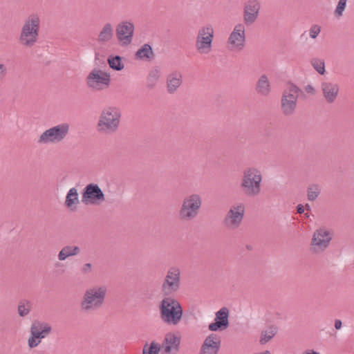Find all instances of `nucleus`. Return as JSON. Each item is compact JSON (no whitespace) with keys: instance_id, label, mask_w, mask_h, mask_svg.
Returning a JSON list of instances; mask_svg holds the SVG:
<instances>
[{"instance_id":"nucleus-1","label":"nucleus","mask_w":354,"mask_h":354,"mask_svg":"<svg viewBox=\"0 0 354 354\" xmlns=\"http://www.w3.org/2000/svg\"><path fill=\"white\" fill-rule=\"evenodd\" d=\"M122 116L121 110L113 106L104 107L100 115L96 129L104 134H113L118 131Z\"/></svg>"},{"instance_id":"nucleus-2","label":"nucleus","mask_w":354,"mask_h":354,"mask_svg":"<svg viewBox=\"0 0 354 354\" xmlns=\"http://www.w3.org/2000/svg\"><path fill=\"white\" fill-rule=\"evenodd\" d=\"M159 310L161 319L168 325L176 326L183 318V309L181 304L171 297L165 296L159 304Z\"/></svg>"},{"instance_id":"nucleus-3","label":"nucleus","mask_w":354,"mask_h":354,"mask_svg":"<svg viewBox=\"0 0 354 354\" xmlns=\"http://www.w3.org/2000/svg\"><path fill=\"white\" fill-rule=\"evenodd\" d=\"M262 178V174L258 169L246 168L243 172L240 188L245 196L255 197L261 193Z\"/></svg>"},{"instance_id":"nucleus-4","label":"nucleus","mask_w":354,"mask_h":354,"mask_svg":"<svg viewBox=\"0 0 354 354\" xmlns=\"http://www.w3.org/2000/svg\"><path fill=\"white\" fill-rule=\"evenodd\" d=\"M203 199L198 194H191L185 196L178 211V218L182 221L194 220L199 214Z\"/></svg>"},{"instance_id":"nucleus-5","label":"nucleus","mask_w":354,"mask_h":354,"mask_svg":"<svg viewBox=\"0 0 354 354\" xmlns=\"http://www.w3.org/2000/svg\"><path fill=\"white\" fill-rule=\"evenodd\" d=\"M106 292L105 286H97L86 290L80 303L82 311L89 313L101 308L104 303Z\"/></svg>"},{"instance_id":"nucleus-6","label":"nucleus","mask_w":354,"mask_h":354,"mask_svg":"<svg viewBox=\"0 0 354 354\" xmlns=\"http://www.w3.org/2000/svg\"><path fill=\"white\" fill-rule=\"evenodd\" d=\"M39 18L37 15H30L22 26L19 35V42L26 47H32L37 41L39 31Z\"/></svg>"},{"instance_id":"nucleus-7","label":"nucleus","mask_w":354,"mask_h":354,"mask_svg":"<svg viewBox=\"0 0 354 354\" xmlns=\"http://www.w3.org/2000/svg\"><path fill=\"white\" fill-rule=\"evenodd\" d=\"M301 92V90L294 84L289 82L287 84L281 99V109L285 116H291L295 113L299 94Z\"/></svg>"},{"instance_id":"nucleus-8","label":"nucleus","mask_w":354,"mask_h":354,"mask_svg":"<svg viewBox=\"0 0 354 354\" xmlns=\"http://www.w3.org/2000/svg\"><path fill=\"white\" fill-rule=\"evenodd\" d=\"M180 288V270L176 266L169 268L162 284L161 291L165 296H169Z\"/></svg>"},{"instance_id":"nucleus-9","label":"nucleus","mask_w":354,"mask_h":354,"mask_svg":"<svg viewBox=\"0 0 354 354\" xmlns=\"http://www.w3.org/2000/svg\"><path fill=\"white\" fill-rule=\"evenodd\" d=\"M52 332V326L46 322L35 320L30 326V336L28 344L30 348L37 346L41 339L45 338Z\"/></svg>"},{"instance_id":"nucleus-10","label":"nucleus","mask_w":354,"mask_h":354,"mask_svg":"<svg viewBox=\"0 0 354 354\" xmlns=\"http://www.w3.org/2000/svg\"><path fill=\"white\" fill-rule=\"evenodd\" d=\"M69 124L62 123L46 130L39 137V143H55L62 141L69 132Z\"/></svg>"},{"instance_id":"nucleus-11","label":"nucleus","mask_w":354,"mask_h":354,"mask_svg":"<svg viewBox=\"0 0 354 354\" xmlns=\"http://www.w3.org/2000/svg\"><path fill=\"white\" fill-rule=\"evenodd\" d=\"M87 86L97 91L107 88L111 82L110 74L98 68H93L86 78Z\"/></svg>"},{"instance_id":"nucleus-12","label":"nucleus","mask_w":354,"mask_h":354,"mask_svg":"<svg viewBox=\"0 0 354 354\" xmlns=\"http://www.w3.org/2000/svg\"><path fill=\"white\" fill-rule=\"evenodd\" d=\"M105 201V195L96 183H89L82 192V202L84 205H100Z\"/></svg>"},{"instance_id":"nucleus-13","label":"nucleus","mask_w":354,"mask_h":354,"mask_svg":"<svg viewBox=\"0 0 354 354\" xmlns=\"http://www.w3.org/2000/svg\"><path fill=\"white\" fill-rule=\"evenodd\" d=\"M214 30L212 26H203L198 30L196 40V48L198 53H209L212 50Z\"/></svg>"},{"instance_id":"nucleus-14","label":"nucleus","mask_w":354,"mask_h":354,"mask_svg":"<svg viewBox=\"0 0 354 354\" xmlns=\"http://www.w3.org/2000/svg\"><path fill=\"white\" fill-rule=\"evenodd\" d=\"M244 212V207L241 204L236 207L233 206L224 218L223 221V225L230 229L237 228L243 219Z\"/></svg>"},{"instance_id":"nucleus-15","label":"nucleus","mask_w":354,"mask_h":354,"mask_svg":"<svg viewBox=\"0 0 354 354\" xmlns=\"http://www.w3.org/2000/svg\"><path fill=\"white\" fill-rule=\"evenodd\" d=\"M261 9V3L259 0H248L243 6V22L249 26L252 25L257 19Z\"/></svg>"},{"instance_id":"nucleus-16","label":"nucleus","mask_w":354,"mask_h":354,"mask_svg":"<svg viewBox=\"0 0 354 354\" xmlns=\"http://www.w3.org/2000/svg\"><path fill=\"white\" fill-rule=\"evenodd\" d=\"M230 311L227 307H223L215 314L214 322L208 325V329L212 332L223 331L230 326Z\"/></svg>"},{"instance_id":"nucleus-17","label":"nucleus","mask_w":354,"mask_h":354,"mask_svg":"<svg viewBox=\"0 0 354 354\" xmlns=\"http://www.w3.org/2000/svg\"><path fill=\"white\" fill-rule=\"evenodd\" d=\"M116 36L122 45H128L131 43L133 36L134 25L130 21H122L116 26Z\"/></svg>"},{"instance_id":"nucleus-18","label":"nucleus","mask_w":354,"mask_h":354,"mask_svg":"<svg viewBox=\"0 0 354 354\" xmlns=\"http://www.w3.org/2000/svg\"><path fill=\"white\" fill-rule=\"evenodd\" d=\"M221 344V337L217 334L211 333L202 344L200 354H218Z\"/></svg>"},{"instance_id":"nucleus-19","label":"nucleus","mask_w":354,"mask_h":354,"mask_svg":"<svg viewBox=\"0 0 354 354\" xmlns=\"http://www.w3.org/2000/svg\"><path fill=\"white\" fill-rule=\"evenodd\" d=\"M180 335L169 332L165 334L162 348L166 353H177L180 350Z\"/></svg>"},{"instance_id":"nucleus-20","label":"nucleus","mask_w":354,"mask_h":354,"mask_svg":"<svg viewBox=\"0 0 354 354\" xmlns=\"http://www.w3.org/2000/svg\"><path fill=\"white\" fill-rule=\"evenodd\" d=\"M245 27L243 24H239L234 27V30L230 34L228 38V43L239 50H242L245 46Z\"/></svg>"},{"instance_id":"nucleus-21","label":"nucleus","mask_w":354,"mask_h":354,"mask_svg":"<svg viewBox=\"0 0 354 354\" xmlns=\"http://www.w3.org/2000/svg\"><path fill=\"white\" fill-rule=\"evenodd\" d=\"M331 239V234L328 230L325 228H319L314 232L312 245L324 250L329 245Z\"/></svg>"},{"instance_id":"nucleus-22","label":"nucleus","mask_w":354,"mask_h":354,"mask_svg":"<svg viewBox=\"0 0 354 354\" xmlns=\"http://www.w3.org/2000/svg\"><path fill=\"white\" fill-rule=\"evenodd\" d=\"M321 88L326 101L329 104L333 103L338 95L339 86L335 83L324 82Z\"/></svg>"},{"instance_id":"nucleus-23","label":"nucleus","mask_w":354,"mask_h":354,"mask_svg":"<svg viewBox=\"0 0 354 354\" xmlns=\"http://www.w3.org/2000/svg\"><path fill=\"white\" fill-rule=\"evenodd\" d=\"M167 90L170 94L174 93L183 83V75L178 71H174L167 75Z\"/></svg>"},{"instance_id":"nucleus-24","label":"nucleus","mask_w":354,"mask_h":354,"mask_svg":"<svg viewBox=\"0 0 354 354\" xmlns=\"http://www.w3.org/2000/svg\"><path fill=\"white\" fill-rule=\"evenodd\" d=\"M256 92L261 96L267 97L271 93V84L266 75H261L257 82Z\"/></svg>"},{"instance_id":"nucleus-25","label":"nucleus","mask_w":354,"mask_h":354,"mask_svg":"<svg viewBox=\"0 0 354 354\" xmlns=\"http://www.w3.org/2000/svg\"><path fill=\"white\" fill-rule=\"evenodd\" d=\"M155 55L152 47L148 44H145L139 48L135 54L136 59L151 60L154 58Z\"/></svg>"},{"instance_id":"nucleus-26","label":"nucleus","mask_w":354,"mask_h":354,"mask_svg":"<svg viewBox=\"0 0 354 354\" xmlns=\"http://www.w3.org/2000/svg\"><path fill=\"white\" fill-rule=\"evenodd\" d=\"M80 252V248L78 246L66 245L59 251L58 259L64 261L69 257L79 254Z\"/></svg>"},{"instance_id":"nucleus-27","label":"nucleus","mask_w":354,"mask_h":354,"mask_svg":"<svg viewBox=\"0 0 354 354\" xmlns=\"http://www.w3.org/2000/svg\"><path fill=\"white\" fill-rule=\"evenodd\" d=\"M113 37V30L110 23L106 24L99 33L97 41L100 43L109 41Z\"/></svg>"},{"instance_id":"nucleus-28","label":"nucleus","mask_w":354,"mask_h":354,"mask_svg":"<svg viewBox=\"0 0 354 354\" xmlns=\"http://www.w3.org/2000/svg\"><path fill=\"white\" fill-rule=\"evenodd\" d=\"M107 63L111 69L116 71H122L124 67L122 57L119 55H109L107 59Z\"/></svg>"},{"instance_id":"nucleus-29","label":"nucleus","mask_w":354,"mask_h":354,"mask_svg":"<svg viewBox=\"0 0 354 354\" xmlns=\"http://www.w3.org/2000/svg\"><path fill=\"white\" fill-rule=\"evenodd\" d=\"M78 193L75 187L69 189L66 194L65 205L71 208L73 205L79 204Z\"/></svg>"},{"instance_id":"nucleus-30","label":"nucleus","mask_w":354,"mask_h":354,"mask_svg":"<svg viewBox=\"0 0 354 354\" xmlns=\"http://www.w3.org/2000/svg\"><path fill=\"white\" fill-rule=\"evenodd\" d=\"M277 333V328L273 325L269 327V330H263L261 334L260 344L263 345L268 342Z\"/></svg>"},{"instance_id":"nucleus-31","label":"nucleus","mask_w":354,"mask_h":354,"mask_svg":"<svg viewBox=\"0 0 354 354\" xmlns=\"http://www.w3.org/2000/svg\"><path fill=\"white\" fill-rule=\"evenodd\" d=\"M160 71L158 67L153 68L149 73L147 77V87L153 88L159 80Z\"/></svg>"},{"instance_id":"nucleus-32","label":"nucleus","mask_w":354,"mask_h":354,"mask_svg":"<svg viewBox=\"0 0 354 354\" xmlns=\"http://www.w3.org/2000/svg\"><path fill=\"white\" fill-rule=\"evenodd\" d=\"M31 307L32 304L30 301L26 299L21 300L17 308L19 315L22 317L26 316L30 313Z\"/></svg>"},{"instance_id":"nucleus-33","label":"nucleus","mask_w":354,"mask_h":354,"mask_svg":"<svg viewBox=\"0 0 354 354\" xmlns=\"http://www.w3.org/2000/svg\"><path fill=\"white\" fill-rule=\"evenodd\" d=\"M160 348V345L154 341H152L149 344L146 342L142 348V354H158Z\"/></svg>"},{"instance_id":"nucleus-34","label":"nucleus","mask_w":354,"mask_h":354,"mask_svg":"<svg viewBox=\"0 0 354 354\" xmlns=\"http://www.w3.org/2000/svg\"><path fill=\"white\" fill-rule=\"evenodd\" d=\"M321 192L320 189L318 185H313L308 187L307 189V196L308 199L310 201H314L319 196Z\"/></svg>"},{"instance_id":"nucleus-35","label":"nucleus","mask_w":354,"mask_h":354,"mask_svg":"<svg viewBox=\"0 0 354 354\" xmlns=\"http://www.w3.org/2000/svg\"><path fill=\"white\" fill-rule=\"evenodd\" d=\"M311 64L315 71L320 75H324L325 73V63L324 60L315 58L311 60Z\"/></svg>"},{"instance_id":"nucleus-36","label":"nucleus","mask_w":354,"mask_h":354,"mask_svg":"<svg viewBox=\"0 0 354 354\" xmlns=\"http://www.w3.org/2000/svg\"><path fill=\"white\" fill-rule=\"evenodd\" d=\"M346 2L347 0H339L335 10V15L336 17H339L342 16L346 6Z\"/></svg>"},{"instance_id":"nucleus-37","label":"nucleus","mask_w":354,"mask_h":354,"mask_svg":"<svg viewBox=\"0 0 354 354\" xmlns=\"http://www.w3.org/2000/svg\"><path fill=\"white\" fill-rule=\"evenodd\" d=\"M321 31V27L318 25H313L310 29V37L315 39Z\"/></svg>"},{"instance_id":"nucleus-38","label":"nucleus","mask_w":354,"mask_h":354,"mask_svg":"<svg viewBox=\"0 0 354 354\" xmlns=\"http://www.w3.org/2000/svg\"><path fill=\"white\" fill-rule=\"evenodd\" d=\"M93 266L90 263H85L81 269L83 274H86L91 272Z\"/></svg>"},{"instance_id":"nucleus-39","label":"nucleus","mask_w":354,"mask_h":354,"mask_svg":"<svg viewBox=\"0 0 354 354\" xmlns=\"http://www.w3.org/2000/svg\"><path fill=\"white\" fill-rule=\"evenodd\" d=\"M7 75V68L3 64H0V80H3Z\"/></svg>"},{"instance_id":"nucleus-40","label":"nucleus","mask_w":354,"mask_h":354,"mask_svg":"<svg viewBox=\"0 0 354 354\" xmlns=\"http://www.w3.org/2000/svg\"><path fill=\"white\" fill-rule=\"evenodd\" d=\"M305 207L302 204H299L297 206V212L298 214H303L304 212Z\"/></svg>"},{"instance_id":"nucleus-41","label":"nucleus","mask_w":354,"mask_h":354,"mask_svg":"<svg viewBox=\"0 0 354 354\" xmlns=\"http://www.w3.org/2000/svg\"><path fill=\"white\" fill-rule=\"evenodd\" d=\"M342 322L340 319H336L335 321V328L337 330H339L342 328Z\"/></svg>"},{"instance_id":"nucleus-42","label":"nucleus","mask_w":354,"mask_h":354,"mask_svg":"<svg viewBox=\"0 0 354 354\" xmlns=\"http://www.w3.org/2000/svg\"><path fill=\"white\" fill-rule=\"evenodd\" d=\"M305 90L308 93H314V88L311 85H307Z\"/></svg>"},{"instance_id":"nucleus-43","label":"nucleus","mask_w":354,"mask_h":354,"mask_svg":"<svg viewBox=\"0 0 354 354\" xmlns=\"http://www.w3.org/2000/svg\"><path fill=\"white\" fill-rule=\"evenodd\" d=\"M304 354H320V353L312 350V351H306L304 353Z\"/></svg>"},{"instance_id":"nucleus-44","label":"nucleus","mask_w":354,"mask_h":354,"mask_svg":"<svg viewBox=\"0 0 354 354\" xmlns=\"http://www.w3.org/2000/svg\"><path fill=\"white\" fill-rule=\"evenodd\" d=\"M307 210L310 211V207L308 204H306L304 207Z\"/></svg>"},{"instance_id":"nucleus-45","label":"nucleus","mask_w":354,"mask_h":354,"mask_svg":"<svg viewBox=\"0 0 354 354\" xmlns=\"http://www.w3.org/2000/svg\"><path fill=\"white\" fill-rule=\"evenodd\" d=\"M305 216H306V217H308V218L310 216V215L308 214V213H306V214H305Z\"/></svg>"},{"instance_id":"nucleus-46","label":"nucleus","mask_w":354,"mask_h":354,"mask_svg":"<svg viewBox=\"0 0 354 354\" xmlns=\"http://www.w3.org/2000/svg\"><path fill=\"white\" fill-rule=\"evenodd\" d=\"M166 354H169V353H166Z\"/></svg>"}]
</instances>
